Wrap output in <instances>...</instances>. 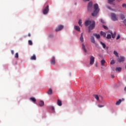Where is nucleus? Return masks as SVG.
Masks as SVG:
<instances>
[{
    "label": "nucleus",
    "mask_w": 126,
    "mask_h": 126,
    "mask_svg": "<svg viewBox=\"0 0 126 126\" xmlns=\"http://www.w3.org/2000/svg\"><path fill=\"white\" fill-rule=\"evenodd\" d=\"M85 26H89V33L91 32V30H93L95 28V21H91V20H87L85 22Z\"/></svg>",
    "instance_id": "f257e3e1"
},
{
    "label": "nucleus",
    "mask_w": 126,
    "mask_h": 126,
    "mask_svg": "<svg viewBox=\"0 0 126 126\" xmlns=\"http://www.w3.org/2000/svg\"><path fill=\"white\" fill-rule=\"evenodd\" d=\"M94 11L93 13H92V16H97L98 13L99 12L100 9H99V6L98 4L96 3L94 5Z\"/></svg>",
    "instance_id": "f03ea898"
},
{
    "label": "nucleus",
    "mask_w": 126,
    "mask_h": 126,
    "mask_svg": "<svg viewBox=\"0 0 126 126\" xmlns=\"http://www.w3.org/2000/svg\"><path fill=\"white\" fill-rule=\"evenodd\" d=\"M111 19L113 21H118L119 20V19L117 17V15L115 13H111Z\"/></svg>",
    "instance_id": "7ed1b4c3"
},
{
    "label": "nucleus",
    "mask_w": 126,
    "mask_h": 126,
    "mask_svg": "<svg viewBox=\"0 0 126 126\" xmlns=\"http://www.w3.org/2000/svg\"><path fill=\"white\" fill-rule=\"evenodd\" d=\"M94 62H95V58L93 56H91L90 58V64H91V65H92V64H94Z\"/></svg>",
    "instance_id": "20e7f679"
},
{
    "label": "nucleus",
    "mask_w": 126,
    "mask_h": 126,
    "mask_svg": "<svg viewBox=\"0 0 126 126\" xmlns=\"http://www.w3.org/2000/svg\"><path fill=\"white\" fill-rule=\"evenodd\" d=\"M49 12V5H47L43 10V13L44 15L47 14Z\"/></svg>",
    "instance_id": "39448f33"
},
{
    "label": "nucleus",
    "mask_w": 126,
    "mask_h": 126,
    "mask_svg": "<svg viewBox=\"0 0 126 126\" xmlns=\"http://www.w3.org/2000/svg\"><path fill=\"white\" fill-rule=\"evenodd\" d=\"M91 42H92L93 44H94L95 47H97L98 46V44H97L95 41V38H94V36H92L91 37Z\"/></svg>",
    "instance_id": "423d86ee"
},
{
    "label": "nucleus",
    "mask_w": 126,
    "mask_h": 126,
    "mask_svg": "<svg viewBox=\"0 0 126 126\" xmlns=\"http://www.w3.org/2000/svg\"><path fill=\"white\" fill-rule=\"evenodd\" d=\"M92 2H89V3L88 4V11H91L92 10Z\"/></svg>",
    "instance_id": "0eeeda50"
},
{
    "label": "nucleus",
    "mask_w": 126,
    "mask_h": 126,
    "mask_svg": "<svg viewBox=\"0 0 126 126\" xmlns=\"http://www.w3.org/2000/svg\"><path fill=\"white\" fill-rule=\"evenodd\" d=\"M63 25H60L56 29V32H59V31H61V30H63Z\"/></svg>",
    "instance_id": "6e6552de"
},
{
    "label": "nucleus",
    "mask_w": 126,
    "mask_h": 126,
    "mask_svg": "<svg viewBox=\"0 0 126 126\" xmlns=\"http://www.w3.org/2000/svg\"><path fill=\"white\" fill-rule=\"evenodd\" d=\"M118 62L119 63H123V62H125V57L121 56L118 58Z\"/></svg>",
    "instance_id": "1a4fd4ad"
},
{
    "label": "nucleus",
    "mask_w": 126,
    "mask_h": 126,
    "mask_svg": "<svg viewBox=\"0 0 126 126\" xmlns=\"http://www.w3.org/2000/svg\"><path fill=\"white\" fill-rule=\"evenodd\" d=\"M50 63L51 64H53V65H54V64H56V60L55 57H52V59L50 61Z\"/></svg>",
    "instance_id": "9d476101"
},
{
    "label": "nucleus",
    "mask_w": 126,
    "mask_h": 126,
    "mask_svg": "<svg viewBox=\"0 0 126 126\" xmlns=\"http://www.w3.org/2000/svg\"><path fill=\"white\" fill-rule=\"evenodd\" d=\"M119 17L121 18V20H125L126 19V16L124 14H120L119 15Z\"/></svg>",
    "instance_id": "9b49d317"
},
{
    "label": "nucleus",
    "mask_w": 126,
    "mask_h": 126,
    "mask_svg": "<svg viewBox=\"0 0 126 126\" xmlns=\"http://www.w3.org/2000/svg\"><path fill=\"white\" fill-rule=\"evenodd\" d=\"M122 101H125V99L122 98V99H119V100L116 102V105H117V106L120 105V104L122 103Z\"/></svg>",
    "instance_id": "f8f14e48"
},
{
    "label": "nucleus",
    "mask_w": 126,
    "mask_h": 126,
    "mask_svg": "<svg viewBox=\"0 0 126 126\" xmlns=\"http://www.w3.org/2000/svg\"><path fill=\"white\" fill-rule=\"evenodd\" d=\"M116 0H108V3L109 4H113V5H115V3H113L114 1H115Z\"/></svg>",
    "instance_id": "ddd939ff"
},
{
    "label": "nucleus",
    "mask_w": 126,
    "mask_h": 126,
    "mask_svg": "<svg viewBox=\"0 0 126 126\" xmlns=\"http://www.w3.org/2000/svg\"><path fill=\"white\" fill-rule=\"evenodd\" d=\"M74 29L77 31H78V32H80V27H79V26H74Z\"/></svg>",
    "instance_id": "4468645a"
},
{
    "label": "nucleus",
    "mask_w": 126,
    "mask_h": 126,
    "mask_svg": "<svg viewBox=\"0 0 126 126\" xmlns=\"http://www.w3.org/2000/svg\"><path fill=\"white\" fill-rule=\"evenodd\" d=\"M31 60L32 61H36V55H35V54H33L32 56L31 57Z\"/></svg>",
    "instance_id": "2eb2a0df"
},
{
    "label": "nucleus",
    "mask_w": 126,
    "mask_h": 126,
    "mask_svg": "<svg viewBox=\"0 0 126 126\" xmlns=\"http://www.w3.org/2000/svg\"><path fill=\"white\" fill-rule=\"evenodd\" d=\"M93 35L96 37L97 39H100V34H97L96 33H94Z\"/></svg>",
    "instance_id": "dca6fc26"
},
{
    "label": "nucleus",
    "mask_w": 126,
    "mask_h": 126,
    "mask_svg": "<svg viewBox=\"0 0 126 126\" xmlns=\"http://www.w3.org/2000/svg\"><path fill=\"white\" fill-rule=\"evenodd\" d=\"M83 33H81V36L80 37V40L81 42H84V39L83 38Z\"/></svg>",
    "instance_id": "f3484780"
},
{
    "label": "nucleus",
    "mask_w": 126,
    "mask_h": 126,
    "mask_svg": "<svg viewBox=\"0 0 126 126\" xmlns=\"http://www.w3.org/2000/svg\"><path fill=\"white\" fill-rule=\"evenodd\" d=\"M38 104L40 107H43L44 106V102L42 100L39 101Z\"/></svg>",
    "instance_id": "a211bd4d"
},
{
    "label": "nucleus",
    "mask_w": 126,
    "mask_h": 126,
    "mask_svg": "<svg viewBox=\"0 0 126 126\" xmlns=\"http://www.w3.org/2000/svg\"><path fill=\"white\" fill-rule=\"evenodd\" d=\"M47 94L49 95H52L53 94V90H52V89H50L49 91L47 92Z\"/></svg>",
    "instance_id": "6ab92c4d"
},
{
    "label": "nucleus",
    "mask_w": 126,
    "mask_h": 126,
    "mask_svg": "<svg viewBox=\"0 0 126 126\" xmlns=\"http://www.w3.org/2000/svg\"><path fill=\"white\" fill-rule=\"evenodd\" d=\"M57 104L58 105V106H62V105H63L62 101L60 99H58L57 101Z\"/></svg>",
    "instance_id": "aec40b11"
},
{
    "label": "nucleus",
    "mask_w": 126,
    "mask_h": 126,
    "mask_svg": "<svg viewBox=\"0 0 126 126\" xmlns=\"http://www.w3.org/2000/svg\"><path fill=\"white\" fill-rule=\"evenodd\" d=\"M82 49L85 52V53H87V50H86V48H85V46L84 45V44H82Z\"/></svg>",
    "instance_id": "412c9836"
},
{
    "label": "nucleus",
    "mask_w": 126,
    "mask_h": 126,
    "mask_svg": "<svg viewBox=\"0 0 126 126\" xmlns=\"http://www.w3.org/2000/svg\"><path fill=\"white\" fill-rule=\"evenodd\" d=\"M100 35H101V36H103L104 37H106V32L101 31L100 32Z\"/></svg>",
    "instance_id": "4be33fe9"
},
{
    "label": "nucleus",
    "mask_w": 126,
    "mask_h": 126,
    "mask_svg": "<svg viewBox=\"0 0 126 126\" xmlns=\"http://www.w3.org/2000/svg\"><path fill=\"white\" fill-rule=\"evenodd\" d=\"M113 54H114V55H115V57L119 58V53H118L117 51H114L113 52Z\"/></svg>",
    "instance_id": "5701e85b"
},
{
    "label": "nucleus",
    "mask_w": 126,
    "mask_h": 126,
    "mask_svg": "<svg viewBox=\"0 0 126 126\" xmlns=\"http://www.w3.org/2000/svg\"><path fill=\"white\" fill-rule=\"evenodd\" d=\"M100 44L102 46L103 49H106V44L105 43H103L102 41H100Z\"/></svg>",
    "instance_id": "b1692460"
},
{
    "label": "nucleus",
    "mask_w": 126,
    "mask_h": 126,
    "mask_svg": "<svg viewBox=\"0 0 126 126\" xmlns=\"http://www.w3.org/2000/svg\"><path fill=\"white\" fill-rule=\"evenodd\" d=\"M78 24L79 26H81L82 27V20L81 19H80L78 22Z\"/></svg>",
    "instance_id": "393cba45"
},
{
    "label": "nucleus",
    "mask_w": 126,
    "mask_h": 126,
    "mask_svg": "<svg viewBox=\"0 0 126 126\" xmlns=\"http://www.w3.org/2000/svg\"><path fill=\"white\" fill-rule=\"evenodd\" d=\"M94 96L97 101H99V96L97 94H94Z\"/></svg>",
    "instance_id": "a878e982"
},
{
    "label": "nucleus",
    "mask_w": 126,
    "mask_h": 126,
    "mask_svg": "<svg viewBox=\"0 0 126 126\" xmlns=\"http://www.w3.org/2000/svg\"><path fill=\"white\" fill-rule=\"evenodd\" d=\"M110 33L111 34L112 38H113V39H114V38L116 36V32H114V33H113V32H111Z\"/></svg>",
    "instance_id": "bb28decb"
},
{
    "label": "nucleus",
    "mask_w": 126,
    "mask_h": 126,
    "mask_svg": "<svg viewBox=\"0 0 126 126\" xmlns=\"http://www.w3.org/2000/svg\"><path fill=\"white\" fill-rule=\"evenodd\" d=\"M30 100L31 101H32V102H36V98H35V97H31Z\"/></svg>",
    "instance_id": "cd10ccee"
},
{
    "label": "nucleus",
    "mask_w": 126,
    "mask_h": 126,
    "mask_svg": "<svg viewBox=\"0 0 126 126\" xmlns=\"http://www.w3.org/2000/svg\"><path fill=\"white\" fill-rule=\"evenodd\" d=\"M116 71H122V68L120 67H117L116 68Z\"/></svg>",
    "instance_id": "c85d7f7f"
},
{
    "label": "nucleus",
    "mask_w": 126,
    "mask_h": 126,
    "mask_svg": "<svg viewBox=\"0 0 126 126\" xmlns=\"http://www.w3.org/2000/svg\"><path fill=\"white\" fill-rule=\"evenodd\" d=\"M28 43H29V44L30 45V46H32L33 45V42H32V41L29 40L28 41Z\"/></svg>",
    "instance_id": "c756f323"
},
{
    "label": "nucleus",
    "mask_w": 126,
    "mask_h": 126,
    "mask_svg": "<svg viewBox=\"0 0 126 126\" xmlns=\"http://www.w3.org/2000/svg\"><path fill=\"white\" fill-rule=\"evenodd\" d=\"M122 7L123 8H126V3H124L122 4Z\"/></svg>",
    "instance_id": "7c9ffc66"
},
{
    "label": "nucleus",
    "mask_w": 126,
    "mask_h": 126,
    "mask_svg": "<svg viewBox=\"0 0 126 126\" xmlns=\"http://www.w3.org/2000/svg\"><path fill=\"white\" fill-rule=\"evenodd\" d=\"M107 8H108V9H110V10H114V9H113V8H112L110 6H106Z\"/></svg>",
    "instance_id": "2f4dec72"
},
{
    "label": "nucleus",
    "mask_w": 126,
    "mask_h": 126,
    "mask_svg": "<svg viewBox=\"0 0 126 126\" xmlns=\"http://www.w3.org/2000/svg\"><path fill=\"white\" fill-rule=\"evenodd\" d=\"M106 38L107 39H111V38H112V35H111V34H108Z\"/></svg>",
    "instance_id": "473e14b6"
},
{
    "label": "nucleus",
    "mask_w": 126,
    "mask_h": 126,
    "mask_svg": "<svg viewBox=\"0 0 126 126\" xmlns=\"http://www.w3.org/2000/svg\"><path fill=\"white\" fill-rule=\"evenodd\" d=\"M105 61L104 60H102L101 61V63L102 65H104V64L105 63Z\"/></svg>",
    "instance_id": "72a5a7b5"
},
{
    "label": "nucleus",
    "mask_w": 126,
    "mask_h": 126,
    "mask_svg": "<svg viewBox=\"0 0 126 126\" xmlns=\"http://www.w3.org/2000/svg\"><path fill=\"white\" fill-rule=\"evenodd\" d=\"M103 28H104V29H105V30H108L109 29L108 28V27L106 26H102Z\"/></svg>",
    "instance_id": "f704fd0d"
},
{
    "label": "nucleus",
    "mask_w": 126,
    "mask_h": 126,
    "mask_svg": "<svg viewBox=\"0 0 126 126\" xmlns=\"http://www.w3.org/2000/svg\"><path fill=\"white\" fill-rule=\"evenodd\" d=\"M123 23H124V25H125V26H126V19H125V20H124L123 21Z\"/></svg>",
    "instance_id": "c9c22d12"
},
{
    "label": "nucleus",
    "mask_w": 126,
    "mask_h": 126,
    "mask_svg": "<svg viewBox=\"0 0 126 126\" xmlns=\"http://www.w3.org/2000/svg\"><path fill=\"white\" fill-rule=\"evenodd\" d=\"M115 63V60H112L110 62V64H114Z\"/></svg>",
    "instance_id": "e433bc0d"
},
{
    "label": "nucleus",
    "mask_w": 126,
    "mask_h": 126,
    "mask_svg": "<svg viewBox=\"0 0 126 126\" xmlns=\"http://www.w3.org/2000/svg\"><path fill=\"white\" fill-rule=\"evenodd\" d=\"M101 23H103V24H105V23H106V22H105V20H104L103 19H101Z\"/></svg>",
    "instance_id": "4c0bfd02"
},
{
    "label": "nucleus",
    "mask_w": 126,
    "mask_h": 126,
    "mask_svg": "<svg viewBox=\"0 0 126 126\" xmlns=\"http://www.w3.org/2000/svg\"><path fill=\"white\" fill-rule=\"evenodd\" d=\"M120 38H121V35H120V34H118V36L116 38V40H119V39H120Z\"/></svg>",
    "instance_id": "58836bf2"
},
{
    "label": "nucleus",
    "mask_w": 126,
    "mask_h": 126,
    "mask_svg": "<svg viewBox=\"0 0 126 126\" xmlns=\"http://www.w3.org/2000/svg\"><path fill=\"white\" fill-rule=\"evenodd\" d=\"M97 106L98 108H103V107L104 106V105H101L100 104H98Z\"/></svg>",
    "instance_id": "ea45409f"
},
{
    "label": "nucleus",
    "mask_w": 126,
    "mask_h": 126,
    "mask_svg": "<svg viewBox=\"0 0 126 126\" xmlns=\"http://www.w3.org/2000/svg\"><path fill=\"white\" fill-rule=\"evenodd\" d=\"M52 111H53V112H55V107H54V106H51Z\"/></svg>",
    "instance_id": "a19ab883"
},
{
    "label": "nucleus",
    "mask_w": 126,
    "mask_h": 126,
    "mask_svg": "<svg viewBox=\"0 0 126 126\" xmlns=\"http://www.w3.org/2000/svg\"><path fill=\"white\" fill-rule=\"evenodd\" d=\"M49 38H53V37H54V35H53V34H49Z\"/></svg>",
    "instance_id": "79ce46f5"
},
{
    "label": "nucleus",
    "mask_w": 126,
    "mask_h": 126,
    "mask_svg": "<svg viewBox=\"0 0 126 126\" xmlns=\"http://www.w3.org/2000/svg\"><path fill=\"white\" fill-rule=\"evenodd\" d=\"M15 58H18V53H16V55L15 56Z\"/></svg>",
    "instance_id": "37998d69"
},
{
    "label": "nucleus",
    "mask_w": 126,
    "mask_h": 126,
    "mask_svg": "<svg viewBox=\"0 0 126 126\" xmlns=\"http://www.w3.org/2000/svg\"><path fill=\"white\" fill-rule=\"evenodd\" d=\"M11 53L12 55H13V54H14V51L13 50H11Z\"/></svg>",
    "instance_id": "c03bdc74"
},
{
    "label": "nucleus",
    "mask_w": 126,
    "mask_h": 126,
    "mask_svg": "<svg viewBox=\"0 0 126 126\" xmlns=\"http://www.w3.org/2000/svg\"><path fill=\"white\" fill-rule=\"evenodd\" d=\"M117 1H118V2H120V1H122V0H117Z\"/></svg>",
    "instance_id": "a18cd8bd"
},
{
    "label": "nucleus",
    "mask_w": 126,
    "mask_h": 126,
    "mask_svg": "<svg viewBox=\"0 0 126 126\" xmlns=\"http://www.w3.org/2000/svg\"><path fill=\"white\" fill-rule=\"evenodd\" d=\"M28 36H29V37H31V34L29 33V34H28Z\"/></svg>",
    "instance_id": "49530a36"
},
{
    "label": "nucleus",
    "mask_w": 126,
    "mask_h": 126,
    "mask_svg": "<svg viewBox=\"0 0 126 126\" xmlns=\"http://www.w3.org/2000/svg\"><path fill=\"white\" fill-rule=\"evenodd\" d=\"M115 78V76L114 75H112V78Z\"/></svg>",
    "instance_id": "de8ad7c7"
},
{
    "label": "nucleus",
    "mask_w": 126,
    "mask_h": 126,
    "mask_svg": "<svg viewBox=\"0 0 126 126\" xmlns=\"http://www.w3.org/2000/svg\"><path fill=\"white\" fill-rule=\"evenodd\" d=\"M90 0H85V1H89Z\"/></svg>",
    "instance_id": "09e8293b"
}]
</instances>
